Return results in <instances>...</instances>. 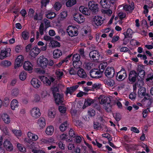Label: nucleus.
<instances>
[{"instance_id": "nucleus-1", "label": "nucleus", "mask_w": 153, "mask_h": 153, "mask_svg": "<svg viewBox=\"0 0 153 153\" xmlns=\"http://www.w3.org/2000/svg\"><path fill=\"white\" fill-rule=\"evenodd\" d=\"M98 100L100 103L101 104H107L106 107V109L107 108L110 109L111 108V100L108 97H106L104 95H101L98 98Z\"/></svg>"}, {"instance_id": "nucleus-2", "label": "nucleus", "mask_w": 153, "mask_h": 153, "mask_svg": "<svg viewBox=\"0 0 153 153\" xmlns=\"http://www.w3.org/2000/svg\"><path fill=\"white\" fill-rule=\"evenodd\" d=\"M138 91V97L140 98L144 97L143 100L145 101L149 99L150 97L149 94L146 93V89L144 87H140Z\"/></svg>"}, {"instance_id": "nucleus-3", "label": "nucleus", "mask_w": 153, "mask_h": 153, "mask_svg": "<svg viewBox=\"0 0 153 153\" xmlns=\"http://www.w3.org/2000/svg\"><path fill=\"white\" fill-rule=\"evenodd\" d=\"M56 103L57 105L62 104L64 100V96L63 94L57 93L53 95Z\"/></svg>"}, {"instance_id": "nucleus-4", "label": "nucleus", "mask_w": 153, "mask_h": 153, "mask_svg": "<svg viewBox=\"0 0 153 153\" xmlns=\"http://www.w3.org/2000/svg\"><path fill=\"white\" fill-rule=\"evenodd\" d=\"M91 76L94 78H99L102 76V72L100 70L97 69H94L90 71Z\"/></svg>"}, {"instance_id": "nucleus-5", "label": "nucleus", "mask_w": 153, "mask_h": 153, "mask_svg": "<svg viewBox=\"0 0 153 153\" xmlns=\"http://www.w3.org/2000/svg\"><path fill=\"white\" fill-rule=\"evenodd\" d=\"M77 28L76 27L69 26L67 27V31L68 35L71 37L76 36L78 34Z\"/></svg>"}, {"instance_id": "nucleus-6", "label": "nucleus", "mask_w": 153, "mask_h": 153, "mask_svg": "<svg viewBox=\"0 0 153 153\" xmlns=\"http://www.w3.org/2000/svg\"><path fill=\"white\" fill-rule=\"evenodd\" d=\"M105 76L108 78L113 77L115 75V71L113 67H107L105 70Z\"/></svg>"}, {"instance_id": "nucleus-7", "label": "nucleus", "mask_w": 153, "mask_h": 153, "mask_svg": "<svg viewBox=\"0 0 153 153\" xmlns=\"http://www.w3.org/2000/svg\"><path fill=\"white\" fill-rule=\"evenodd\" d=\"M39 65L42 68L45 69L47 67L48 65V61L47 59L42 56L39 58Z\"/></svg>"}, {"instance_id": "nucleus-8", "label": "nucleus", "mask_w": 153, "mask_h": 153, "mask_svg": "<svg viewBox=\"0 0 153 153\" xmlns=\"http://www.w3.org/2000/svg\"><path fill=\"white\" fill-rule=\"evenodd\" d=\"M88 6L92 12L94 13L97 12L99 10L98 4H96L95 2L92 1H89L88 3Z\"/></svg>"}, {"instance_id": "nucleus-9", "label": "nucleus", "mask_w": 153, "mask_h": 153, "mask_svg": "<svg viewBox=\"0 0 153 153\" xmlns=\"http://www.w3.org/2000/svg\"><path fill=\"white\" fill-rule=\"evenodd\" d=\"M10 51L11 50L10 48L5 49V50H1L0 54V59L2 60L9 56L10 55Z\"/></svg>"}, {"instance_id": "nucleus-10", "label": "nucleus", "mask_w": 153, "mask_h": 153, "mask_svg": "<svg viewBox=\"0 0 153 153\" xmlns=\"http://www.w3.org/2000/svg\"><path fill=\"white\" fill-rule=\"evenodd\" d=\"M30 113L31 116L35 118H39L41 114L39 109L37 107L33 108L30 110Z\"/></svg>"}, {"instance_id": "nucleus-11", "label": "nucleus", "mask_w": 153, "mask_h": 153, "mask_svg": "<svg viewBox=\"0 0 153 153\" xmlns=\"http://www.w3.org/2000/svg\"><path fill=\"white\" fill-rule=\"evenodd\" d=\"M89 56L91 59L95 61L98 60L100 56L99 52L96 50L91 51L89 53Z\"/></svg>"}, {"instance_id": "nucleus-12", "label": "nucleus", "mask_w": 153, "mask_h": 153, "mask_svg": "<svg viewBox=\"0 0 153 153\" xmlns=\"http://www.w3.org/2000/svg\"><path fill=\"white\" fill-rule=\"evenodd\" d=\"M104 19L98 16H95L93 18V21L97 26H100L103 23Z\"/></svg>"}, {"instance_id": "nucleus-13", "label": "nucleus", "mask_w": 153, "mask_h": 153, "mask_svg": "<svg viewBox=\"0 0 153 153\" xmlns=\"http://www.w3.org/2000/svg\"><path fill=\"white\" fill-rule=\"evenodd\" d=\"M74 20L79 23H81L83 22L85 20L84 17L82 14L79 13L75 14L74 16Z\"/></svg>"}, {"instance_id": "nucleus-14", "label": "nucleus", "mask_w": 153, "mask_h": 153, "mask_svg": "<svg viewBox=\"0 0 153 153\" xmlns=\"http://www.w3.org/2000/svg\"><path fill=\"white\" fill-rule=\"evenodd\" d=\"M23 57L22 55L18 56L15 60L14 68L16 69L20 66L23 61Z\"/></svg>"}, {"instance_id": "nucleus-15", "label": "nucleus", "mask_w": 153, "mask_h": 153, "mask_svg": "<svg viewBox=\"0 0 153 153\" xmlns=\"http://www.w3.org/2000/svg\"><path fill=\"white\" fill-rule=\"evenodd\" d=\"M137 73L134 71H132L130 72L128 79L129 81L132 82H134L136 80V78L137 76Z\"/></svg>"}, {"instance_id": "nucleus-16", "label": "nucleus", "mask_w": 153, "mask_h": 153, "mask_svg": "<svg viewBox=\"0 0 153 153\" xmlns=\"http://www.w3.org/2000/svg\"><path fill=\"white\" fill-rule=\"evenodd\" d=\"M40 49L38 48L34 47L30 51V55L33 57H35L40 52Z\"/></svg>"}, {"instance_id": "nucleus-17", "label": "nucleus", "mask_w": 153, "mask_h": 153, "mask_svg": "<svg viewBox=\"0 0 153 153\" xmlns=\"http://www.w3.org/2000/svg\"><path fill=\"white\" fill-rule=\"evenodd\" d=\"M126 76V71L123 68L117 73L118 78L120 80H123L125 79Z\"/></svg>"}, {"instance_id": "nucleus-18", "label": "nucleus", "mask_w": 153, "mask_h": 153, "mask_svg": "<svg viewBox=\"0 0 153 153\" xmlns=\"http://www.w3.org/2000/svg\"><path fill=\"white\" fill-rule=\"evenodd\" d=\"M3 145L7 150L9 151H12L13 149V146L11 143L8 140H6L3 143Z\"/></svg>"}, {"instance_id": "nucleus-19", "label": "nucleus", "mask_w": 153, "mask_h": 153, "mask_svg": "<svg viewBox=\"0 0 153 153\" xmlns=\"http://www.w3.org/2000/svg\"><path fill=\"white\" fill-rule=\"evenodd\" d=\"M134 8V3L132 2L130 5H124L123 7V9L124 10L131 13L132 12Z\"/></svg>"}, {"instance_id": "nucleus-20", "label": "nucleus", "mask_w": 153, "mask_h": 153, "mask_svg": "<svg viewBox=\"0 0 153 153\" xmlns=\"http://www.w3.org/2000/svg\"><path fill=\"white\" fill-rule=\"evenodd\" d=\"M95 102V100H93L91 98H88L85 99L83 108H84L86 106H90L92 104H93Z\"/></svg>"}, {"instance_id": "nucleus-21", "label": "nucleus", "mask_w": 153, "mask_h": 153, "mask_svg": "<svg viewBox=\"0 0 153 153\" xmlns=\"http://www.w3.org/2000/svg\"><path fill=\"white\" fill-rule=\"evenodd\" d=\"M100 3L102 7L104 8H108L110 7L109 1L108 0H101Z\"/></svg>"}, {"instance_id": "nucleus-22", "label": "nucleus", "mask_w": 153, "mask_h": 153, "mask_svg": "<svg viewBox=\"0 0 153 153\" xmlns=\"http://www.w3.org/2000/svg\"><path fill=\"white\" fill-rule=\"evenodd\" d=\"M19 106V102L16 99L13 100L11 102L10 107L13 110H14L16 108H17Z\"/></svg>"}, {"instance_id": "nucleus-23", "label": "nucleus", "mask_w": 153, "mask_h": 153, "mask_svg": "<svg viewBox=\"0 0 153 153\" xmlns=\"http://www.w3.org/2000/svg\"><path fill=\"white\" fill-rule=\"evenodd\" d=\"M53 57L55 59L59 58L62 55L61 51L58 49L54 50L53 52Z\"/></svg>"}, {"instance_id": "nucleus-24", "label": "nucleus", "mask_w": 153, "mask_h": 153, "mask_svg": "<svg viewBox=\"0 0 153 153\" xmlns=\"http://www.w3.org/2000/svg\"><path fill=\"white\" fill-rule=\"evenodd\" d=\"M38 124L40 128H43L46 125L45 120L44 118L40 117L38 120Z\"/></svg>"}, {"instance_id": "nucleus-25", "label": "nucleus", "mask_w": 153, "mask_h": 153, "mask_svg": "<svg viewBox=\"0 0 153 153\" xmlns=\"http://www.w3.org/2000/svg\"><path fill=\"white\" fill-rule=\"evenodd\" d=\"M23 68L26 70L30 71L32 69V65L29 61H26L24 64Z\"/></svg>"}, {"instance_id": "nucleus-26", "label": "nucleus", "mask_w": 153, "mask_h": 153, "mask_svg": "<svg viewBox=\"0 0 153 153\" xmlns=\"http://www.w3.org/2000/svg\"><path fill=\"white\" fill-rule=\"evenodd\" d=\"M77 74L80 77L82 78H85L87 76L86 73L82 68L80 69L77 71Z\"/></svg>"}, {"instance_id": "nucleus-27", "label": "nucleus", "mask_w": 153, "mask_h": 153, "mask_svg": "<svg viewBox=\"0 0 153 153\" xmlns=\"http://www.w3.org/2000/svg\"><path fill=\"white\" fill-rule=\"evenodd\" d=\"M2 118L4 122L6 124L10 123V117L7 114H3L2 116Z\"/></svg>"}, {"instance_id": "nucleus-28", "label": "nucleus", "mask_w": 153, "mask_h": 153, "mask_svg": "<svg viewBox=\"0 0 153 153\" xmlns=\"http://www.w3.org/2000/svg\"><path fill=\"white\" fill-rule=\"evenodd\" d=\"M31 84L33 86H38L41 85V82L38 79L33 78L31 81Z\"/></svg>"}, {"instance_id": "nucleus-29", "label": "nucleus", "mask_w": 153, "mask_h": 153, "mask_svg": "<svg viewBox=\"0 0 153 153\" xmlns=\"http://www.w3.org/2000/svg\"><path fill=\"white\" fill-rule=\"evenodd\" d=\"M67 123V121H65L59 126V128L61 131L63 132L68 128Z\"/></svg>"}, {"instance_id": "nucleus-30", "label": "nucleus", "mask_w": 153, "mask_h": 153, "mask_svg": "<svg viewBox=\"0 0 153 153\" xmlns=\"http://www.w3.org/2000/svg\"><path fill=\"white\" fill-rule=\"evenodd\" d=\"M79 87H70V88H67L66 94H72L73 92L76 90Z\"/></svg>"}, {"instance_id": "nucleus-31", "label": "nucleus", "mask_w": 153, "mask_h": 153, "mask_svg": "<svg viewBox=\"0 0 153 153\" xmlns=\"http://www.w3.org/2000/svg\"><path fill=\"white\" fill-rule=\"evenodd\" d=\"M53 127L52 126H50L46 128L45 133L47 135H51L53 134Z\"/></svg>"}, {"instance_id": "nucleus-32", "label": "nucleus", "mask_w": 153, "mask_h": 153, "mask_svg": "<svg viewBox=\"0 0 153 153\" xmlns=\"http://www.w3.org/2000/svg\"><path fill=\"white\" fill-rule=\"evenodd\" d=\"M66 1V6L67 7H71L75 4L76 3V0H65Z\"/></svg>"}, {"instance_id": "nucleus-33", "label": "nucleus", "mask_w": 153, "mask_h": 153, "mask_svg": "<svg viewBox=\"0 0 153 153\" xmlns=\"http://www.w3.org/2000/svg\"><path fill=\"white\" fill-rule=\"evenodd\" d=\"M56 13L53 12L48 11L46 14V16L49 19H52L56 16Z\"/></svg>"}, {"instance_id": "nucleus-34", "label": "nucleus", "mask_w": 153, "mask_h": 153, "mask_svg": "<svg viewBox=\"0 0 153 153\" xmlns=\"http://www.w3.org/2000/svg\"><path fill=\"white\" fill-rule=\"evenodd\" d=\"M61 139L63 140H65L68 142H70L73 141L72 139L71 140L70 138L68 139V136L66 134H62L60 136Z\"/></svg>"}, {"instance_id": "nucleus-35", "label": "nucleus", "mask_w": 153, "mask_h": 153, "mask_svg": "<svg viewBox=\"0 0 153 153\" xmlns=\"http://www.w3.org/2000/svg\"><path fill=\"white\" fill-rule=\"evenodd\" d=\"M137 71H138V74H137V76H139L142 79L143 78L145 75V71L144 70L141 69L139 68H138Z\"/></svg>"}, {"instance_id": "nucleus-36", "label": "nucleus", "mask_w": 153, "mask_h": 153, "mask_svg": "<svg viewBox=\"0 0 153 153\" xmlns=\"http://www.w3.org/2000/svg\"><path fill=\"white\" fill-rule=\"evenodd\" d=\"M11 65V63L10 61L6 60L2 61L1 63V66L5 67H8Z\"/></svg>"}, {"instance_id": "nucleus-37", "label": "nucleus", "mask_w": 153, "mask_h": 153, "mask_svg": "<svg viewBox=\"0 0 153 153\" xmlns=\"http://www.w3.org/2000/svg\"><path fill=\"white\" fill-rule=\"evenodd\" d=\"M62 6V4L59 2H56L53 6L54 9L56 11L59 10Z\"/></svg>"}, {"instance_id": "nucleus-38", "label": "nucleus", "mask_w": 153, "mask_h": 153, "mask_svg": "<svg viewBox=\"0 0 153 153\" xmlns=\"http://www.w3.org/2000/svg\"><path fill=\"white\" fill-rule=\"evenodd\" d=\"M12 131L17 137H20L22 135V133L20 130L13 129Z\"/></svg>"}, {"instance_id": "nucleus-39", "label": "nucleus", "mask_w": 153, "mask_h": 153, "mask_svg": "<svg viewBox=\"0 0 153 153\" xmlns=\"http://www.w3.org/2000/svg\"><path fill=\"white\" fill-rule=\"evenodd\" d=\"M80 55L79 54H76L73 55L72 57L73 62L80 61Z\"/></svg>"}, {"instance_id": "nucleus-40", "label": "nucleus", "mask_w": 153, "mask_h": 153, "mask_svg": "<svg viewBox=\"0 0 153 153\" xmlns=\"http://www.w3.org/2000/svg\"><path fill=\"white\" fill-rule=\"evenodd\" d=\"M10 102L9 99L7 97H5L3 102H2V105L4 106L7 107L9 105Z\"/></svg>"}, {"instance_id": "nucleus-41", "label": "nucleus", "mask_w": 153, "mask_h": 153, "mask_svg": "<svg viewBox=\"0 0 153 153\" xmlns=\"http://www.w3.org/2000/svg\"><path fill=\"white\" fill-rule=\"evenodd\" d=\"M52 47L54 48L55 47L59 46L60 45L59 43L57 41L52 40L50 42Z\"/></svg>"}, {"instance_id": "nucleus-42", "label": "nucleus", "mask_w": 153, "mask_h": 153, "mask_svg": "<svg viewBox=\"0 0 153 153\" xmlns=\"http://www.w3.org/2000/svg\"><path fill=\"white\" fill-rule=\"evenodd\" d=\"M20 79L22 80H24L26 78V74L24 71L22 72L19 75Z\"/></svg>"}, {"instance_id": "nucleus-43", "label": "nucleus", "mask_w": 153, "mask_h": 153, "mask_svg": "<svg viewBox=\"0 0 153 153\" xmlns=\"http://www.w3.org/2000/svg\"><path fill=\"white\" fill-rule=\"evenodd\" d=\"M22 36L24 40L27 39L29 38V33L27 31H24L22 33Z\"/></svg>"}, {"instance_id": "nucleus-44", "label": "nucleus", "mask_w": 153, "mask_h": 153, "mask_svg": "<svg viewBox=\"0 0 153 153\" xmlns=\"http://www.w3.org/2000/svg\"><path fill=\"white\" fill-rule=\"evenodd\" d=\"M46 78V82L49 85H50L51 83H53L55 80V78L52 77H50L49 79H48L46 78Z\"/></svg>"}, {"instance_id": "nucleus-45", "label": "nucleus", "mask_w": 153, "mask_h": 153, "mask_svg": "<svg viewBox=\"0 0 153 153\" xmlns=\"http://www.w3.org/2000/svg\"><path fill=\"white\" fill-rule=\"evenodd\" d=\"M55 73L57 77L59 79L62 77L63 74V72L59 69L56 70Z\"/></svg>"}, {"instance_id": "nucleus-46", "label": "nucleus", "mask_w": 153, "mask_h": 153, "mask_svg": "<svg viewBox=\"0 0 153 153\" xmlns=\"http://www.w3.org/2000/svg\"><path fill=\"white\" fill-rule=\"evenodd\" d=\"M81 64V62L80 61L73 62V65L74 68L77 69L80 68Z\"/></svg>"}, {"instance_id": "nucleus-47", "label": "nucleus", "mask_w": 153, "mask_h": 153, "mask_svg": "<svg viewBox=\"0 0 153 153\" xmlns=\"http://www.w3.org/2000/svg\"><path fill=\"white\" fill-rule=\"evenodd\" d=\"M95 115V111L94 109L91 108L88 111V115L90 117H93Z\"/></svg>"}, {"instance_id": "nucleus-48", "label": "nucleus", "mask_w": 153, "mask_h": 153, "mask_svg": "<svg viewBox=\"0 0 153 153\" xmlns=\"http://www.w3.org/2000/svg\"><path fill=\"white\" fill-rule=\"evenodd\" d=\"M59 87H52L51 88V90L52 91L53 95L54 94H57V92H59Z\"/></svg>"}, {"instance_id": "nucleus-49", "label": "nucleus", "mask_w": 153, "mask_h": 153, "mask_svg": "<svg viewBox=\"0 0 153 153\" xmlns=\"http://www.w3.org/2000/svg\"><path fill=\"white\" fill-rule=\"evenodd\" d=\"M149 109V108H147L146 109L143 110L142 113L143 118H146L149 113L150 112Z\"/></svg>"}, {"instance_id": "nucleus-50", "label": "nucleus", "mask_w": 153, "mask_h": 153, "mask_svg": "<svg viewBox=\"0 0 153 153\" xmlns=\"http://www.w3.org/2000/svg\"><path fill=\"white\" fill-rule=\"evenodd\" d=\"M69 134L70 137L72 139V138L74 139L76 137V134L72 128H70Z\"/></svg>"}, {"instance_id": "nucleus-51", "label": "nucleus", "mask_w": 153, "mask_h": 153, "mask_svg": "<svg viewBox=\"0 0 153 153\" xmlns=\"http://www.w3.org/2000/svg\"><path fill=\"white\" fill-rule=\"evenodd\" d=\"M94 129H98L99 128H102V126L100 123L98 122H94Z\"/></svg>"}, {"instance_id": "nucleus-52", "label": "nucleus", "mask_w": 153, "mask_h": 153, "mask_svg": "<svg viewBox=\"0 0 153 153\" xmlns=\"http://www.w3.org/2000/svg\"><path fill=\"white\" fill-rule=\"evenodd\" d=\"M19 93V90L17 88L13 89L12 91V95L16 97Z\"/></svg>"}, {"instance_id": "nucleus-53", "label": "nucleus", "mask_w": 153, "mask_h": 153, "mask_svg": "<svg viewBox=\"0 0 153 153\" xmlns=\"http://www.w3.org/2000/svg\"><path fill=\"white\" fill-rule=\"evenodd\" d=\"M101 11L102 13L104 14H106L110 16L111 14L112 13V12L110 10H105L102 9L101 10Z\"/></svg>"}, {"instance_id": "nucleus-54", "label": "nucleus", "mask_w": 153, "mask_h": 153, "mask_svg": "<svg viewBox=\"0 0 153 153\" xmlns=\"http://www.w3.org/2000/svg\"><path fill=\"white\" fill-rule=\"evenodd\" d=\"M102 136L103 137L107 138L108 141H111L112 140V138L111 137V135L108 133L103 134H102Z\"/></svg>"}, {"instance_id": "nucleus-55", "label": "nucleus", "mask_w": 153, "mask_h": 153, "mask_svg": "<svg viewBox=\"0 0 153 153\" xmlns=\"http://www.w3.org/2000/svg\"><path fill=\"white\" fill-rule=\"evenodd\" d=\"M114 84V81L112 79H110L106 82V85L109 86H113Z\"/></svg>"}, {"instance_id": "nucleus-56", "label": "nucleus", "mask_w": 153, "mask_h": 153, "mask_svg": "<svg viewBox=\"0 0 153 153\" xmlns=\"http://www.w3.org/2000/svg\"><path fill=\"white\" fill-rule=\"evenodd\" d=\"M92 65L90 62H85V68L88 70H90L91 68Z\"/></svg>"}, {"instance_id": "nucleus-57", "label": "nucleus", "mask_w": 153, "mask_h": 153, "mask_svg": "<svg viewBox=\"0 0 153 153\" xmlns=\"http://www.w3.org/2000/svg\"><path fill=\"white\" fill-rule=\"evenodd\" d=\"M17 147L20 151L23 152H26L25 148L24 147L22 146L21 144L19 143L17 144Z\"/></svg>"}, {"instance_id": "nucleus-58", "label": "nucleus", "mask_w": 153, "mask_h": 153, "mask_svg": "<svg viewBox=\"0 0 153 153\" xmlns=\"http://www.w3.org/2000/svg\"><path fill=\"white\" fill-rule=\"evenodd\" d=\"M55 112H53L51 110H49L48 111V115L49 117L51 118H53L55 117Z\"/></svg>"}, {"instance_id": "nucleus-59", "label": "nucleus", "mask_w": 153, "mask_h": 153, "mask_svg": "<svg viewBox=\"0 0 153 153\" xmlns=\"http://www.w3.org/2000/svg\"><path fill=\"white\" fill-rule=\"evenodd\" d=\"M72 54L69 55L67 56L66 58H65L64 59L62 60L61 62H59L58 64L59 66H60L61 65L65 62H67L68 61L67 59L70 58L72 56Z\"/></svg>"}, {"instance_id": "nucleus-60", "label": "nucleus", "mask_w": 153, "mask_h": 153, "mask_svg": "<svg viewBox=\"0 0 153 153\" xmlns=\"http://www.w3.org/2000/svg\"><path fill=\"white\" fill-rule=\"evenodd\" d=\"M59 110L60 112L64 114L66 112V109L64 106H60L59 107Z\"/></svg>"}, {"instance_id": "nucleus-61", "label": "nucleus", "mask_w": 153, "mask_h": 153, "mask_svg": "<svg viewBox=\"0 0 153 153\" xmlns=\"http://www.w3.org/2000/svg\"><path fill=\"white\" fill-rule=\"evenodd\" d=\"M44 27L43 24L42 23L40 25L39 27V31L40 34L41 35H42L44 34Z\"/></svg>"}, {"instance_id": "nucleus-62", "label": "nucleus", "mask_w": 153, "mask_h": 153, "mask_svg": "<svg viewBox=\"0 0 153 153\" xmlns=\"http://www.w3.org/2000/svg\"><path fill=\"white\" fill-rule=\"evenodd\" d=\"M74 141L77 143H80L82 140L80 136H76V137L74 138Z\"/></svg>"}, {"instance_id": "nucleus-63", "label": "nucleus", "mask_w": 153, "mask_h": 153, "mask_svg": "<svg viewBox=\"0 0 153 153\" xmlns=\"http://www.w3.org/2000/svg\"><path fill=\"white\" fill-rule=\"evenodd\" d=\"M114 118L116 121H119L121 118L120 114L119 113H116L114 116Z\"/></svg>"}, {"instance_id": "nucleus-64", "label": "nucleus", "mask_w": 153, "mask_h": 153, "mask_svg": "<svg viewBox=\"0 0 153 153\" xmlns=\"http://www.w3.org/2000/svg\"><path fill=\"white\" fill-rule=\"evenodd\" d=\"M59 147L62 149H64L65 147V145L61 141H60L58 144Z\"/></svg>"}]
</instances>
